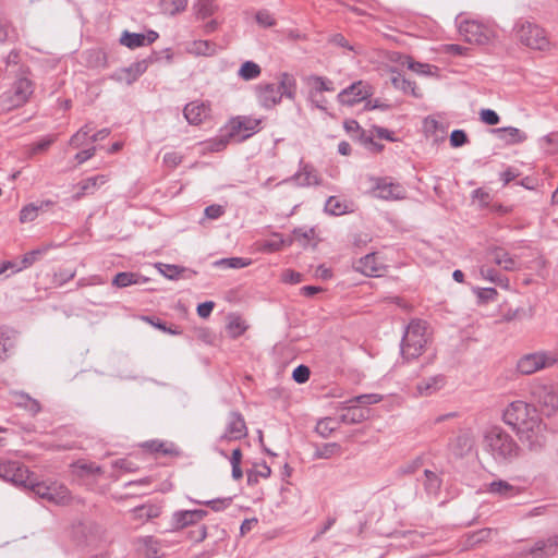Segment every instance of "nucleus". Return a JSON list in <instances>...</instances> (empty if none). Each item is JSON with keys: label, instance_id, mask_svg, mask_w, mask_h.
<instances>
[{"label": "nucleus", "instance_id": "nucleus-46", "mask_svg": "<svg viewBox=\"0 0 558 558\" xmlns=\"http://www.w3.org/2000/svg\"><path fill=\"white\" fill-rule=\"evenodd\" d=\"M496 531L492 529H482L466 536V545L474 547L483 542L488 541Z\"/></svg>", "mask_w": 558, "mask_h": 558}, {"label": "nucleus", "instance_id": "nucleus-40", "mask_svg": "<svg viewBox=\"0 0 558 558\" xmlns=\"http://www.w3.org/2000/svg\"><path fill=\"white\" fill-rule=\"evenodd\" d=\"M262 73L260 66L253 61H245L238 71V75L244 81L257 78Z\"/></svg>", "mask_w": 558, "mask_h": 558}, {"label": "nucleus", "instance_id": "nucleus-42", "mask_svg": "<svg viewBox=\"0 0 558 558\" xmlns=\"http://www.w3.org/2000/svg\"><path fill=\"white\" fill-rule=\"evenodd\" d=\"M187 5V0H161L160 9L165 14L175 15L184 11Z\"/></svg>", "mask_w": 558, "mask_h": 558}, {"label": "nucleus", "instance_id": "nucleus-22", "mask_svg": "<svg viewBox=\"0 0 558 558\" xmlns=\"http://www.w3.org/2000/svg\"><path fill=\"white\" fill-rule=\"evenodd\" d=\"M294 181L298 186L307 187L319 185L322 180L318 171L310 163L300 162L299 170L284 182Z\"/></svg>", "mask_w": 558, "mask_h": 558}, {"label": "nucleus", "instance_id": "nucleus-32", "mask_svg": "<svg viewBox=\"0 0 558 558\" xmlns=\"http://www.w3.org/2000/svg\"><path fill=\"white\" fill-rule=\"evenodd\" d=\"M277 88L281 94V98L286 96L287 98L294 100L296 96V81L293 75L286 72L281 73Z\"/></svg>", "mask_w": 558, "mask_h": 558}, {"label": "nucleus", "instance_id": "nucleus-1", "mask_svg": "<svg viewBox=\"0 0 558 558\" xmlns=\"http://www.w3.org/2000/svg\"><path fill=\"white\" fill-rule=\"evenodd\" d=\"M502 420L530 450L537 451L545 446L547 426L534 405L522 400L512 401L505 408Z\"/></svg>", "mask_w": 558, "mask_h": 558}, {"label": "nucleus", "instance_id": "nucleus-13", "mask_svg": "<svg viewBox=\"0 0 558 558\" xmlns=\"http://www.w3.org/2000/svg\"><path fill=\"white\" fill-rule=\"evenodd\" d=\"M0 478L16 485H31L28 469L17 461H0Z\"/></svg>", "mask_w": 558, "mask_h": 558}, {"label": "nucleus", "instance_id": "nucleus-55", "mask_svg": "<svg viewBox=\"0 0 558 558\" xmlns=\"http://www.w3.org/2000/svg\"><path fill=\"white\" fill-rule=\"evenodd\" d=\"M191 501L195 502V504H199V505H206V506L210 507L214 511H221V510L226 509L231 504L230 498L213 499V500H207V501H199V500L191 499Z\"/></svg>", "mask_w": 558, "mask_h": 558}, {"label": "nucleus", "instance_id": "nucleus-59", "mask_svg": "<svg viewBox=\"0 0 558 558\" xmlns=\"http://www.w3.org/2000/svg\"><path fill=\"white\" fill-rule=\"evenodd\" d=\"M311 375L310 368L306 365H299L293 369L292 378L298 384H304L308 380Z\"/></svg>", "mask_w": 558, "mask_h": 558}, {"label": "nucleus", "instance_id": "nucleus-63", "mask_svg": "<svg viewBox=\"0 0 558 558\" xmlns=\"http://www.w3.org/2000/svg\"><path fill=\"white\" fill-rule=\"evenodd\" d=\"M468 142V136L463 130H454L450 135V144L452 147H460Z\"/></svg>", "mask_w": 558, "mask_h": 558}, {"label": "nucleus", "instance_id": "nucleus-56", "mask_svg": "<svg viewBox=\"0 0 558 558\" xmlns=\"http://www.w3.org/2000/svg\"><path fill=\"white\" fill-rule=\"evenodd\" d=\"M256 22L262 27H272L276 25V19L274 15L267 10H260L256 13Z\"/></svg>", "mask_w": 558, "mask_h": 558}, {"label": "nucleus", "instance_id": "nucleus-21", "mask_svg": "<svg viewBox=\"0 0 558 558\" xmlns=\"http://www.w3.org/2000/svg\"><path fill=\"white\" fill-rule=\"evenodd\" d=\"M158 36V33L155 31H148L146 34L124 31L121 34L119 43L129 49H136L155 43Z\"/></svg>", "mask_w": 558, "mask_h": 558}, {"label": "nucleus", "instance_id": "nucleus-6", "mask_svg": "<svg viewBox=\"0 0 558 558\" xmlns=\"http://www.w3.org/2000/svg\"><path fill=\"white\" fill-rule=\"evenodd\" d=\"M533 400L547 417L558 414V387L549 381L536 380L531 388Z\"/></svg>", "mask_w": 558, "mask_h": 558}, {"label": "nucleus", "instance_id": "nucleus-29", "mask_svg": "<svg viewBox=\"0 0 558 558\" xmlns=\"http://www.w3.org/2000/svg\"><path fill=\"white\" fill-rule=\"evenodd\" d=\"M494 133L507 145L520 144L527 138V135L522 130L514 126L498 128L494 130Z\"/></svg>", "mask_w": 558, "mask_h": 558}, {"label": "nucleus", "instance_id": "nucleus-50", "mask_svg": "<svg viewBox=\"0 0 558 558\" xmlns=\"http://www.w3.org/2000/svg\"><path fill=\"white\" fill-rule=\"evenodd\" d=\"M403 65H407L408 69L411 71L422 74V75H429L432 74V66L427 63H421L414 61L411 57L405 56L404 61L402 62Z\"/></svg>", "mask_w": 558, "mask_h": 558}, {"label": "nucleus", "instance_id": "nucleus-30", "mask_svg": "<svg viewBox=\"0 0 558 558\" xmlns=\"http://www.w3.org/2000/svg\"><path fill=\"white\" fill-rule=\"evenodd\" d=\"M446 384L445 376L435 375L423 379L416 385V391L418 396H430L440 390Z\"/></svg>", "mask_w": 558, "mask_h": 558}, {"label": "nucleus", "instance_id": "nucleus-36", "mask_svg": "<svg viewBox=\"0 0 558 558\" xmlns=\"http://www.w3.org/2000/svg\"><path fill=\"white\" fill-rule=\"evenodd\" d=\"M395 88L402 90L404 94H410L416 98L422 97L414 82L407 80L400 73L391 78Z\"/></svg>", "mask_w": 558, "mask_h": 558}, {"label": "nucleus", "instance_id": "nucleus-5", "mask_svg": "<svg viewBox=\"0 0 558 558\" xmlns=\"http://www.w3.org/2000/svg\"><path fill=\"white\" fill-rule=\"evenodd\" d=\"M558 363V352L539 350L522 355L515 365L519 374L529 376L542 369L550 368Z\"/></svg>", "mask_w": 558, "mask_h": 558}, {"label": "nucleus", "instance_id": "nucleus-54", "mask_svg": "<svg viewBox=\"0 0 558 558\" xmlns=\"http://www.w3.org/2000/svg\"><path fill=\"white\" fill-rule=\"evenodd\" d=\"M383 400V397L377 393L361 395L347 401L345 403H357V404H375Z\"/></svg>", "mask_w": 558, "mask_h": 558}, {"label": "nucleus", "instance_id": "nucleus-11", "mask_svg": "<svg viewBox=\"0 0 558 558\" xmlns=\"http://www.w3.org/2000/svg\"><path fill=\"white\" fill-rule=\"evenodd\" d=\"M34 493L41 499H46L56 505H68L71 500V494L66 486L59 483H37L32 482Z\"/></svg>", "mask_w": 558, "mask_h": 558}, {"label": "nucleus", "instance_id": "nucleus-53", "mask_svg": "<svg viewBox=\"0 0 558 558\" xmlns=\"http://www.w3.org/2000/svg\"><path fill=\"white\" fill-rule=\"evenodd\" d=\"M315 234V231L313 228L310 229H303V228H295L293 230V239L298 241L301 245H306V243L313 239Z\"/></svg>", "mask_w": 558, "mask_h": 558}, {"label": "nucleus", "instance_id": "nucleus-9", "mask_svg": "<svg viewBox=\"0 0 558 558\" xmlns=\"http://www.w3.org/2000/svg\"><path fill=\"white\" fill-rule=\"evenodd\" d=\"M458 29L460 36L466 43L473 45H488L495 38V31L493 27L475 20L458 22Z\"/></svg>", "mask_w": 558, "mask_h": 558}, {"label": "nucleus", "instance_id": "nucleus-38", "mask_svg": "<svg viewBox=\"0 0 558 558\" xmlns=\"http://www.w3.org/2000/svg\"><path fill=\"white\" fill-rule=\"evenodd\" d=\"M480 276L483 279L496 283L500 287L508 286V279L487 265H483L480 267Z\"/></svg>", "mask_w": 558, "mask_h": 558}, {"label": "nucleus", "instance_id": "nucleus-2", "mask_svg": "<svg viewBox=\"0 0 558 558\" xmlns=\"http://www.w3.org/2000/svg\"><path fill=\"white\" fill-rule=\"evenodd\" d=\"M483 448L499 464L513 461L521 452L514 438L500 426H493L485 430Z\"/></svg>", "mask_w": 558, "mask_h": 558}, {"label": "nucleus", "instance_id": "nucleus-39", "mask_svg": "<svg viewBox=\"0 0 558 558\" xmlns=\"http://www.w3.org/2000/svg\"><path fill=\"white\" fill-rule=\"evenodd\" d=\"M340 420L325 417L317 422L315 430L323 438H328L339 427Z\"/></svg>", "mask_w": 558, "mask_h": 558}, {"label": "nucleus", "instance_id": "nucleus-62", "mask_svg": "<svg viewBox=\"0 0 558 558\" xmlns=\"http://www.w3.org/2000/svg\"><path fill=\"white\" fill-rule=\"evenodd\" d=\"M474 292L476 293L477 298L484 302L493 301L497 296V291L495 288H477L474 290Z\"/></svg>", "mask_w": 558, "mask_h": 558}, {"label": "nucleus", "instance_id": "nucleus-16", "mask_svg": "<svg viewBox=\"0 0 558 558\" xmlns=\"http://www.w3.org/2000/svg\"><path fill=\"white\" fill-rule=\"evenodd\" d=\"M485 492L502 500H511L525 493V487L514 485L505 480H496L488 483Z\"/></svg>", "mask_w": 558, "mask_h": 558}, {"label": "nucleus", "instance_id": "nucleus-34", "mask_svg": "<svg viewBox=\"0 0 558 558\" xmlns=\"http://www.w3.org/2000/svg\"><path fill=\"white\" fill-rule=\"evenodd\" d=\"M193 10L198 20H205L214 15L218 10L216 0H196Z\"/></svg>", "mask_w": 558, "mask_h": 558}, {"label": "nucleus", "instance_id": "nucleus-25", "mask_svg": "<svg viewBox=\"0 0 558 558\" xmlns=\"http://www.w3.org/2000/svg\"><path fill=\"white\" fill-rule=\"evenodd\" d=\"M558 553V534L537 541L529 550V558H548Z\"/></svg>", "mask_w": 558, "mask_h": 558}, {"label": "nucleus", "instance_id": "nucleus-60", "mask_svg": "<svg viewBox=\"0 0 558 558\" xmlns=\"http://www.w3.org/2000/svg\"><path fill=\"white\" fill-rule=\"evenodd\" d=\"M143 319L163 332H167L170 335H179L180 333V330H178L177 328H174V329L168 328L163 322H161L160 319H156L155 317L144 316Z\"/></svg>", "mask_w": 558, "mask_h": 558}, {"label": "nucleus", "instance_id": "nucleus-14", "mask_svg": "<svg viewBox=\"0 0 558 558\" xmlns=\"http://www.w3.org/2000/svg\"><path fill=\"white\" fill-rule=\"evenodd\" d=\"M156 60L157 58L155 56H150L146 59L136 61L126 68L118 69L111 77L119 83H125L130 85L134 83L143 73H145L149 64Z\"/></svg>", "mask_w": 558, "mask_h": 558}, {"label": "nucleus", "instance_id": "nucleus-28", "mask_svg": "<svg viewBox=\"0 0 558 558\" xmlns=\"http://www.w3.org/2000/svg\"><path fill=\"white\" fill-rule=\"evenodd\" d=\"M53 204L54 203L52 201L46 199L39 203H29L23 206L20 210V222L27 223L34 221L38 217L39 211L48 209L49 207L53 206Z\"/></svg>", "mask_w": 558, "mask_h": 558}, {"label": "nucleus", "instance_id": "nucleus-7", "mask_svg": "<svg viewBox=\"0 0 558 558\" xmlns=\"http://www.w3.org/2000/svg\"><path fill=\"white\" fill-rule=\"evenodd\" d=\"M33 93V82L22 72L12 84V87L1 95L0 105L4 110L22 107L29 100Z\"/></svg>", "mask_w": 558, "mask_h": 558}, {"label": "nucleus", "instance_id": "nucleus-19", "mask_svg": "<svg viewBox=\"0 0 558 558\" xmlns=\"http://www.w3.org/2000/svg\"><path fill=\"white\" fill-rule=\"evenodd\" d=\"M255 95L258 104L265 109H271L281 101V94L276 84L260 83L255 86Z\"/></svg>", "mask_w": 558, "mask_h": 558}, {"label": "nucleus", "instance_id": "nucleus-48", "mask_svg": "<svg viewBox=\"0 0 558 558\" xmlns=\"http://www.w3.org/2000/svg\"><path fill=\"white\" fill-rule=\"evenodd\" d=\"M347 205L342 203L339 198L336 196H330L326 204H325V210L335 216H340L347 213Z\"/></svg>", "mask_w": 558, "mask_h": 558}, {"label": "nucleus", "instance_id": "nucleus-47", "mask_svg": "<svg viewBox=\"0 0 558 558\" xmlns=\"http://www.w3.org/2000/svg\"><path fill=\"white\" fill-rule=\"evenodd\" d=\"M143 447L151 452H161L163 454H173L177 452L172 444H167L159 440L146 441Z\"/></svg>", "mask_w": 558, "mask_h": 558}, {"label": "nucleus", "instance_id": "nucleus-10", "mask_svg": "<svg viewBox=\"0 0 558 558\" xmlns=\"http://www.w3.org/2000/svg\"><path fill=\"white\" fill-rule=\"evenodd\" d=\"M307 87L308 100L319 110L327 111V100L324 97V92H333L335 86L331 80L318 76L310 75L304 78Z\"/></svg>", "mask_w": 558, "mask_h": 558}, {"label": "nucleus", "instance_id": "nucleus-26", "mask_svg": "<svg viewBox=\"0 0 558 558\" xmlns=\"http://www.w3.org/2000/svg\"><path fill=\"white\" fill-rule=\"evenodd\" d=\"M354 267L357 271L367 277H379L381 276V271L385 269V266L378 262L375 253H371L364 257H361Z\"/></svg>", "mask_w": 558, "mask_h": 558}, {"label": "nucleus", "instance_id": "nucleus-27", "mask_svg": "<svg viewBox=\"0 0 558 558\" xmlns=\"http://www.w3.org/2000/svg\"><path fill=\"white\" fill-rule=\"evenodd\" d=\"M368 415L369 410L367 408L353 403H347V405L342 408L339 420L341 423L352 425L365 421Z\"/></svg>", "mask_w": 558, "mask_h": 558}, {"label": "nucleus", "instance_id": "nucleus-20", "mask_svg": "<svg viewBox=\"0 0 558 558\" xmlns=\"http://www.w3.org/2000/svg\"><path fill=\"white\" fill-rule=\"evenodd\" d=\"M206 515L207 511L202 509L175 511L171 517L172 530L178 531L186 526L196 524L197 522L202 521Z\"/></svg>", "mask_w": 558, "mask_h": 558}, {"label": "nucleus", "instance_id": "nucleus-37", "mask_svg": "<svg viewBox=\"0 0 558 558\" xmlns=\"http://www.w3.org/2000/svg\"><path fill=\"white\" fill-rule=\"evenodd\" d=\"M108 180H109L108 175L98 174V175L90 177V178H87V179L81 181L80 182V189H81L80 195H84V194L94 192L95 190H97L98 187H100L101 185L107 183Z\"/></svg>", "mask_w": 558, "mask_h": 558}, {"label": "nucleus", "instance_id": "nucleus-61", "mask_svg": "<svg viewBox=\"0 0 558 558\" xmlns=\"http://www.w3.org/2000/svg\"><path fill=\"white\" fill-rule=\"evenodd\" d=\"M13 34L14 29L11 27L10 23L0 16V43L11 39Z\"/></svg>", "mask_w": 558, "mask_h": 558}, {"label": "nucleus", "instance_id": "nucleus-45", "mask_svg": "<svg viewBox=\"0 0 558 558\" xmlns=\"http://www.w3.org/2000/svg\"><path fill=\"white\" fill-rule=\"evenodd\" d=\"M341 451L340 445L337 442L324 444L317 447L314 452V457L317 459H330L331 457L339 454Z\"/></svg>", "mask_w": 558, "mask_h": 558}, {"label": "nucleus", "instance_id": "nucleus-12", "mask_svg": "<svg viewBox=\"0 0 558 558\" xmlns=\"http://www.w3.org/2000/svg\"><path fill=\"white\" fill-rule=\"evenodd\" d=\"M374 94L373 87L368 82L357 81L347 88L342 89L337 98L342 105L353 106L362 100L367 99Z\"/></svg>", "mask_w": 558, "mask_h": 558}, {"label": "nucleus", "instance_id": "nucleus-17", "mask_svg": "<svg viewBox=\"0 0 558 558\" xmlns=\"http://www.w3.org/2000/svg\"><path fill=\"white\" fill-rule=\"evenodd\" d=\"M138 556L144 558H161L163 556L161 542L153 535L140 536L133 541Z\"/></svg>", "mask_w": 558, "mask_h": 558}, {"label": "nucleus", "instance_id": "nucleus-3", "mask_svg": "<svg viewBox=\"0 0 558 558\" xmlns=\"http://www.w3.org/2000/svg\"><path fill=\"white\" fill-rule=\"evenodd\" d=\"M429 340L427 323L413 319L408 325L401 341V353L405 360H414L423 354Z\"/></svg>", "mask_w": 558, "mask_h": 558}, {"label": "nucleus", "instance_id": "nucleus-24", "mask_svg": "<svg viewBox=\"0 0 558 558\" xmlns=\"http://www.w3.org/2000/svg\"><path fill=\"white\" fill-rule=\"evenodd\" d=\"M161 513V507L155 504H144L130 510V519L136 523V526L158 518Z\"/></svg>", "mask_w": 558, "mask_h": 558}, {"label": "nucleus", "instance_id": "nucleus-44", "mask_svg": "<svg viewBox=\"0 0 558 558\" xmlns=\"http://www.w3.org/2000/svg\"><path fill=\"white\" fill-rule=\"evenodd\" d=\"M73 473L77 476H84L86 474H99L102 472L101 468L95 463H88L83 461H77L72 465Z\"/></svg>", "mask_w": 558, "mask_h": 558}, {"label": "nucleus", "instance_id": "nucleus-8", "mask_svg": "<svg viewBox=\"0 0 558 558\" xmlns=\"http://www.w3.org/2000/svg\"><path fill=\"white\" fill-rule=\"evenodd\" d=\"M368 193L383 201H402L407 197L405 187L389 177H368Z\"/></svg>", "mask_w": 558, "mask_h": 558}, {"label": "nucleus", "instance_id": "nucleus-23", "mask_svg": "<svg viewBox=\"0 0 558 558\" xmlns=\"http://www.w3.org/2000/svg\"><path fill=\"white\" fill-rule=\"evenodd\" d=\"M183 114L190 124L198 125L209 117L210 106L203 101H192L184 107Z\"/></svg>", "mask_w": 558, "mask_h": 558}, {"label": "nucleus", "instance_id": "nucleus-4", "mask_svg": "<svg viewBox=\"0 0 558 558\" xmlns=\"http://www.w3.org/2000/svg\"><path fill=\"white\" fill-rule=\"evenodd\" d=\"M514 34L515 38L530 49L546 51L550 48L545 29L530 21H518L514 25Z\"/></svg>", "mask_w": 558, "mask_h": 558}, {"label": "nucleus", "instance_id": "nucleus-18", "mask_svg": "<svg viewBox=\"0 0 558 558\" xmlns=\"http://www.w3.org/2000/svg\"><path fill=\"white\" fill-rule=\"evenodd\" d=\"M259 121L248 117H238L229 123V136L239 141L245 140L254 134Z\"/></svg>", "mask_w": 558, "mask_h": 558}, {"label": "nucleus", "instance_id": "nucleus-64", "mask_svg": "<svg viewBox=\"0 0 558 558\" xmlns=\"http://www.w3.org/2000/svg\"><path fill=\"white\" fill-rule=\"evenodd\" d=\"M481 120L488 125H495L499 122V116L492 109H482L480 112Z\"/></svg>", "mask_w": 558, "mask_h": 558}, {"label": "nucleus", "instance_id": "nucleus-58", "mask_svg": "<svg viewBox=\"0 0 558 558\" xmlns=\"http://www.w3.org/2000/svg\"><path fill=\"white\" fill-rule=\"evenodd\" d=\"M225 213H226L225 207L221 205H218V204L209 205L204 210L205 218L210 219V220H216V219L220 218L221 216L225 215Z\"/></svg>", "mask_w": 558, "mask_h": 558}, {"label": "nucleus", "instance_id": "nucleus-52", "mask_svg": "<svg viewBox=\"0 0 558 558\" xmlns=\"http://www.w3.org/2000/svg\"><path fill=\"white\" fill-rule=\"evenodd\" d=\"M425 489L428 494H437L440 488L439 477L432 471L425 470Z\"/></svg>", "mask_w": 558, "mask_h": 558}, {"label": "nucleus", "instance_id": "nucleus-33", "mask_svg": "<svg viewBox=\"0 0 558 558\" xmlns=\"http://www.w3.org/2000/svg\"><path fill=\"white\" fill-rule=\"evenodd\" d=\"M489 259L505 270H513L517 267L515 260L502 248L493 250L489 254Z\"/></svg>", "mask_w": 558, "mask_h": 558}, {"label": "nucleus", "instance_id": "nucleus-41", "mask_svg": "<svg viewBox=\"0 0 558 558\" xmlns=\"http://www.w3.org/2000/svg\"><path fill=\"white\" fill-rule=\"evenodd\" d=\"M142 276L135 272H119L114 276L112 284L118 288H125L141 283Z\"/></svg>", "mask_w": 558, "mask_h": 558}, {"label": "nucleus", "instance_id": "nucleus-49", "mask_svg": "<svg viewBox=\"0 0 558 558\" xmlns=\"http://www.w3.org/2000/svg\"><path fill=\"white\" fill-rule=\"evenodd\" d=\"M93 131V129L86 124L82 126L71 138H70V145L78 148L87 143V140H90L89 133Z\"/></svg>", "mask_w": 558, "mask_h": 558}, {"label": "nucleus", "instance_id": "nucleus-51", "mask_svg": "<svg viewBox=\"0 0 558 558\" xmlns=\"http://www.w3.org/2000/svg\"><path fill=\"white\" fill-rule=\"evenodd\" d=\"M157 269L159 272L165 276L166 278L170 280L179 279L182 271H184V268L177 266V265H170V264H157Z\"/></svg>", "mask_w": 558, "mask_h": 558}, {"label": "nucleus", "instance_id": "nucleus-35", "mask_svg": "<svg viewBox=\"0 0 558 558\" xmlns=\"http://www.w3.org/2000/svg\"><path fill=\"white\" fill-rule=\"evenodd\" d=\"M13 400L14 403L20 407L24 408L28 412H31L33 415L37 414L40 411V404L37 400L33 399L28 395L24 392H13Z\"/></svg>", "mask_w": 558, "mask_h": 558}, {"label": "nucleus", "instance_id": "nucleus-15", "mask_svg": "<svg viewBox=\"0 0 558 558\" xmlns=\"http://www.w3.org/2000/svg\"><path fill=\"white\" fill-rule=\"evenodd\" d=\"M247 436V427L243 415L238 411L229 413L225 433L220 436L221 441L240 440Z\"/></svg>", "mask_w": 558, "mask_h": 558}, {"label": "nucleus", "instance_id": "nucleus-57", "mask_svg": "<svg viewBox=\"0 0 558 558\" xmlns=\"http://www.w3.org/2000/svg\"><path fill=\"white\" fill-rule=\"evenodd\" d=\"M183 160V156L177 151H170L165 154L162 162L170 169L177 168Z\"/></svg>", "mask_w": 558, "mask_h": 558}, {"label": "nucleus", "instance_id": "nucleus-43", "mask_svg": "<svg viewBox=\"0 0 558 558\" xmlns=\"http://www.w3.org/2000/svg\"><path fill=\"white\" fill-rule=\"evenodd\" d=\"M251 259L243 258V257H229V258H221L217 262H215V266L220 268H232V269H240L244 268L251 265Z\"/></svg>", "mask_w": 558, "mask_h": 558}, {"label": "nucleus", "instance_id": "nucleus-31", "mask_svg": "<svg viewBox=\"0 0 558 558\" xmlns=\"http://www.w3.org/2000/svg\"><path fill=\"white\" fill-rule=\"evenodd\" d=\"M186 52L196 57H210L217 52V46L210 40H194L186 46Z\"/></svg>", "mask_w": 558, "mask_h": 558}]
</instances>
